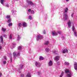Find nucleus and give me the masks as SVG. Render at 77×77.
Wrapping results in <instances>:
<instances>
[{
	"mask_svg": "<svg viewBox=\"0 0 77 77\" xmlns=\"http://www.w3.org/2000/svg\"><path fill=\"white\" fill-rule=\"evenodd\" d=\"M68 8H66L64 9V12H63L64 17L63 18V20H66L68 18V15H67V13H68Z\"/></svg>",
	"mask_w": 77,
	"mask_h": 77,
	"instance_id": "nucleus-1",
	"label": "nucleus"
},
{
	"mask_svg": "<svg viewBox=\"0 0 77 77\" xmlns=\"http://www.w3.org/2000/svg\"><path fill=\"white\" fill-rule=\"evenodd\" d=\"M66 73L67 74V77H71L72 76V72L68 69H66L65 70Z\"/></svg>",
	"mask_w": 77,
	"mask_h": 77,
	"instance_id": "nucleus-2",
	"label": "nucleus"
},
{
	"mask_svg": "<svg viewBox=\"0 0 77 77\" xmlns=\"http://www.w3.org/2000/svg\"><path fill=\"white\" fill-rule=\"evenodd\" d=\"M26 2L28 6H30V5L33 6V5H34V4H33L32 2L29 1V0H26Z\"/></svg>",
	"mask_w": 77,
	"mask_h": 77,
	"instance_id": "nucleus-3",
	"label": "nucleus"
},
{
	"mask_svg": "<svg viewBox=\"0 0 77 77\" xmlns=\"http://www.w3.org/2000/svg\"><path fill=\"white\" fill-rule=\"evenodd\" d=\"M43 38V37L41 35H38L36 37V40L37 41H39V40H41Z\"/></svg>",
	"mask_w": 77,
	"mask_h": 77,
	"instance_id": "nucleus-4",
	"label": "nucleus"
},
{
	"mask_svg": "<svg viewBox=\"0 0 77 77\" xmlns=\"http://www.w3.org/2000/svg\"><path fill=\"white\" fill-rule=\"evenodd\" d=\"M23 65L20 64V65H19V68L18 69V71L20 73H21V71H20V70H21V69L23 68Z\"/></svg>",
	"mask_w": 77,
	"mask_h": 77,
	"instance_id": "nucleus-5",
	"label": "nucleus"
},
{
	"mask_svg": "<svg viewBox=\"0 0 77 77\" xmlns=\"http://www.w3.org/2000/svg\"><path fill=\"white\" fill-rule=\"evenodd\" d=\"M51 33L53 36H57L58 35V34L55 31L52 32Z\"/></svg>",
	"mask_w": 77,
	"mask_h": 77,
	"instance_id": "nucleus-6",
	"label": "nucleus"
},
{
	"mask_svg": "<svg viewBox=\"0 0 77 77\" xmlns=\"http://www.w3.org/2000/svg\"><path fill=\"white\" fill-rule=\"evenodd\" d=\"M74 68L75 70H76L77 71V63L76 62H75V63L74 64Z\"/></svg>",
	"mask_w": 77,
	"mask_h": 77,
	"instance_id": "nucleus-7",
	"label": "nucleus"
},
{
	"mask_svg": "<svg viewBox=\"0 0 77 77\" xmlns=\"http://www.w3.org/2000/svg\"><path fill=\"white\" fill-rule=\"evenodd\" d=\"M68 50L67 49H65L64 50H63V51H61V53H63L64 54L65 53H68Z\"/></svg>",
	"mask_w": 77,
	"mask_h": 77,
	"instance_id": "nucleus-8",
	"label": "nucleus"
},
{
	"mask_svg": "<svg viewBox=\"0 0 77 77\" xmlns=\"http://www.w3.org/2000/svg\"><path fill=\"white\" fill-rule=\"evenodd\" d=\"M60 58V57L59 56H57L55 57L54 60H56V61H58Z\"/></svg>",
	"mask_w": 77,
	"mask_h": 77,
	"instance_id": "nucleus-9",
	"label": "nucleus"
},
{
	"mask_svg": "<svg viewBox=\"0 0 77 77\" xmlns=\"http://www.w3.org/2000/svg\"><path fill=\"white\" fill-rule=\"evenodd\" d=\"M35 65L36 66H37L38 67H40L41 66V64L39 62H36Z\"/></svg>",
	"mask_w": 77,
	"mask_h": 77,
	"instance_id": "nucleus-10",
	"label": "nucleus"
},
{
	"mask_svg": "<svg viewBox=\"0 0 77 77\" xmlns=\"http://www.w3.org/2000/svg\"><path fill=\"white\" fill-rule=\"evenodd\" d=\"M22 26L23 27H26L27 26V23L26 22H23L22 23Z\"/></svg>",
	"mask_w": 77,
	"mask_h": 77,
	"instance_id": "nucleus-11",
	"label": "nucleus"
},
{
	"mask_svg": "<svg viewBox=\"0 0 77 77\" xmlns=\"http://www.w3.org/2000/svg\"><path fill=\"white\" fill-rule=\"evenodd\" d=\"M28 11L29 12H30L31 14H35V11L33 10H31L30 9L28 10Z\"/></svg>",
	"mask_w": 77,
	"mask_h": 77,
	"instance_id": "nucleus-12",
	"label": "nucleus"
},
{
	"mask_svg": "<svg viewBox=\"0 0 77 77\" xmlns=\"http://www.w3.org/2000/svg\"><path fill=\"white\" fill-rule=\"evenodd\" d=\"M13 55L14 56V59H16V57H17V55L16 54V52H13Z\"/></svg>",
	"mask_w": 77,
	"mask_h": 77,
	"instance_id": "nucleus-13",
	"label": "nucleus"
},
{
	"mask_svg": "<svg viewBox=\"0 0 77 77\" xmlns=\"http://www.w3.org/2000/svg\"><path fill=\"white\" fill-rule=\"evenodd\" d=\"M48 65L49 66H52V65H53V61L51 60L48 63Z\"/></svg>",
	"mask_w": 77,
	"mask_h": 77,
	"instance_id": "nucleus-14",
	"label": "nucleus"
},
{
	"mask_svg": "<svg viewBox=\"0 0 77 77\" xmlns=\"http://www.w3.org/2000/svg\"><path fill=\"white\" fill-rule=\"evenodd\" d=\"M68 27L69 28H70L71 27V23L70 22H69L68 23Z\"/></svg>",
	"mask_w": 77,
	"mask_h": 77,
	"instance_id": "nucleus-15",
	"label": "nucleus"
},
{
	"mask_svg": "<svg viewBox=\"0 0 77 77\" xmlns=\"http://www.w3.org/2000/svg\"><path fill=\"white\" fill-rule=\"evenodd\" d=\"M18 50H19V51H21V49H22V47L20 46H19L18 47Z\"/></svg>",
	"mask_w": 77,
	"mask_h": 77,
	"instance_id": "nucleus-16",
	"label": "nucleus"
},
{
	"mask_svg": "<svg viewBox=\"0 0 77 77\" xmlns=\"http://www.w3.org/2000/svg\"><path fill=\"white\" fill-rule=\"evenodd\" d=\"M74 35L75 36H77V31L76 30H75L74 32Z\"/></svg>",
	"mask_w": 77,
	"mask_h": 77,
	"instance_id": "nucleus-17",
	"label": "nucleus"
},
{
	"mask_svg": "<svg viewBox=\"0 0 77 77\" xmlns=\"http://www.w3.org/2000/svg\"><path fill=\"white\" fill-rule=\"evenodd\" d=\"M26 77H31V75L30 73H29L27 74Z\"/></svg>",
	"mask_w": 77,
	"mask_h": 77,
	"instance_id": "nucleus-18",
	"label": "nucleus"
},
{
	"mask_svg": "<svg viewBox=\"0 0 77 77\" xmlns=\"http://www.w3.org/2000/svg\"><path fill=\"white\" fill-rule=\"evenodd\" d=\"M5 0H0V2L2 5H3L4 2H5Z\"/></svg>",
	"mask_w": 77,
	"mask_h": 77,
	"instance_id": "nucleus-19",
	"label": "nucleus"
},
{
	"mask_svg": "<svg viewBox=\"0 0 77 77\" xmlns=\"http://www.w3.org/2000/svg\"><path fill=\"white\" fill-rule=\"evenodd\" d=\"M69 63L67 62H65L64 63V65H69Z\"/></svg>",
	"mask_w": 77,
	"mask_h": 77,
	"instance_id": "nucleus-20",
	"label": "nucleus"
},
{
	"mask_svg": "<svg viewBox=\"0 0 77 77\" xmlns=\"http://www.w3.org/2000/svg\"><path fill=\"white\" fill-rule=\"evenodd\" d=\"M0 40L2 42H3V37L1 36L0 37Z\"/></svg>",
	"mask_w": 77,
	"mask_h": 77,
	"instance_id": "nucleus-21",
	"label": "nucleus"
},
{
	"mask_svg": "<svg viewBox=\"0 0 77 77\" xmlns=\"http://www.w3.org/2000/svg\"><path fill=\"white\" fill-rule=\"evenodd\" d=\"M22 26V24L21 23H19L18 24V26L19 27H20Z\"/></svg>",
	"mask_w": 77,
	"mask_h": 77,
	"instance_id": "nucleus-22",
	"label": "nucleus"
},
{
	"mask_svg": "<svg viewBox=\"0 0 77 77\" xmlns=\"http://www.w3.org/2000/svg\"><path fill=\"white\" fill-rule=\"evenodd\" d=\"M11 21H12V20L11 19H9L7 21V23H11Z\"/></svg>",
	"mask_w": 77,
	"mask_h": 77,
	"instance_id": "nucleus-23",
	"label": "nucleus"
},
{
	"mask_svg": "<svg viewBox=\"0 0 77 77\" xmlns=\"http://www.w3.org/2000/svg\"><path fill=\"white\" fill-rule=\"evenodd\" d=\"M49 44V42L48 41H46L45 42V45H48Z\"/></svg>",
	"mask_w": 77,
	"mask_h": 77,
	"instance_id": "nucleus-24",
	"label": "nucleus"
},
{
	"mask_svg": "<svg viewBox=\"0 0 77 77\" xmlns=\"http://www.w3.org/2000/svg\"><path fill=\"white\" fill-rule=\"evenodd\" d=\"M6 30V29H5V28H2V32H5Z\"/></svg>",
	"mask_w": 77,
	"mask_h": 77,
	"instance_id": "nucleus-25",
	"label": "nucleus"
},
{
	"mask_svg": "<svg viewBox=\"0 0 77 77\" xmlns=\"http://www.w3.org/2000/svg\"><path fill=\"white\" fill-rule=\"evenodd\" d=\"M39 59L40 60H44V58L40 56L39 57Z\"/></svg>",
	"mask_w": 77,
	"mask_h": 77,
	"instance_id": "nucleus-26",
	"label": "nucleus"
},
{
	"mask_svg": "<svg viewBox=\"0 0 77 77\" xmlns=\"http://www.w3.org/2000/svg\"><path fill=\"white\" fill-rule=\"evenodd\" d=\"M64 73V72H61V74L60 75V77H62L63 76V75Z\"/></svg>",
	"mask_w": 77,
	"mask_h": 77,
	"instance_id": "nucleus-27",
	"label": "nucleus"
},
{
	"mask_svg": "<svg viewBox=\"0 0 77 77\" xmlns=\"http://www.w3.org/2000/svg\"><path fill=\"white\" fill-rule=\"evenodd\" d=\"M20 35H18L17 36V41H19V39H20Z\"/></svg>",
	"mask_w": 77,
	"mask_h": 77,
	"instance_id": "nucleus-28",
	"label": "nucleus"
},
{
	"mask_svg": "<svg viewBox=\"0 0 77 77\" xmlns=\"http://www.w3.org/2000/svg\"><path fill=\"white\" fill-rule=\"evenodd\" d=\"M46 51L47 52H48L49 51H50V49L48 48H47L46 49Z\"/></svg>",
	"mask_w": 77,
	"mask_h": 77,
	"instance_id": "nucleus-29",
	"label": "nucleus"
},
{
	"mask_svg": "<svg viewBox=\"0 0 77 77\" xmlns=\"http://www.w3.org/2000/svg\"><path fill=\"white\" fill-rule=\"evenodd\" d=\"M12 26V23H10L8 24V26L9 27Z\"/></svg>",
	"mask_w": 77,
	"mask_h": 77,
	"instance_id": "nucleus-30",
	"label": "nucleus"
},
{
	"mask_svg": "<svg viewBox=\"0 0 77 77\" xmlns=\"http://www.w3.org/2000/svg\"><path fill=\"white\" fill-rule=\"evenodd\" d=\"M17 56H20V51L17 52Z\"/></svg>",
	"mask_w": 77,
	"mask_h": 77,
	"instance_id": "nucleus-31",
	"label": "nucleus"
},
{
	"mask_svg": "<svg viewBox=\"0 0 77 77\" xmlns=\"http://www.w3.org/2000/svg\"><path fill=\"white\" fill-rule=\"evenodd\" d=\"M11 17H10V16H7L6 17V18H7L8 19H9V18H10Z\"/></svg>",
	"mask_w": 77,
	"mask_h": 77,
	"instance_id": "nucleus-32",
	"label": "nucleus"
},
{
	"mask_svg": "<svg viewBox=\"0 0 77 77\" xmlns=\"http://www.w3.org/2000/svg\"><path fill=\"white\" fill-rule=\"evenodd\" d=\"M28 18L29 20H32V17L31 16H29L28 17Z\"/></svg>",
	"mask_w": 77,
	"mask_h": 77,
	"instance_id": "nucleus-33",
	"label": "nucleus"
},
{
	"mask_svg": "<svg viewBox=\"0 0 77 77\" xmlns=\"http://www.w3.org/2000/svg\"><path fill=\"white\" fill-rule=\"evenodd\" d=\"M9 38L11 39H12V35L11 34H10L9 36Z\"/></svg>",
	"mask_w": 77,
	"mask_h": 77,
	"instance_id": "nucleus-34",
	"label": "nucleus"
},
{
	"mask_svg": "<svg viewBox=\"0 0 77 77\" xmlns=\"http://www.w3.org/2000/svg\"><path fill=\"white\" fill-rule=\"evenodd\" d=\"M3 64H6V61L5 60H4L3 62Z\"/></svg>",
	"mask_w": 77,
	"mask_h": 77,
	"instance_id": "nucleus-35",
	"label": "nucleus"
},
{
	"mask_svg": "<svg viewBox=\"0 0 77 77\" xmlns=\"http://www.w3.org/2000/svg\"><path fill=\"white\" fill-rule=\"evenodd\" d=\"M37 74L38 75H39L41 74V72H38L37 73Z\"/></svg>",
	"mask_w": 77,
	"mask_h": 77,
	"instance_id": "nucleus-36",
	"label": "nucleus"
},
{
	"mask_svg": "<svg viewBox=\"0 0 77 77\" xmlns=\"http://www.w3.org/2000/svg\"><path fill=\"white\" fill-rule=\"evenodd\" d=\"M72 29L73 31H74V30H75V27H74V26H72Z\"/></svg>",
	"mask_w": 77,
	"mask_h": 77,
	"instance_id": "nucleus-37",
	"label": "nucleus"
},
{
	"mask_svg": "<svg viewBox=\"0 0 77 77\" xmlns=\"http://www.w3.org/2000/svg\"><path fill=\"white\" fill-rule=\"evenodd\" d=\"M5 6L7 8H9V5H8V4H6L5 5Z\"/></svg>",
	"mask_w": 77,
	"mask_h": 77,
	"instance_id": "nucleus-38",
	"label": "nucleus"
},
{
	"mask_svg": "<svg viewBox=\"0 0 77 77\" xmlns=\"http://www.w3.org/2000/svg\"><path fill=\"white\" fill-rule=\"evenodd\" d=\"M10 60H11V62H12V57H10Z\"/></svg>",
	"mask_w": 77,
	"mask_h": 77,
	"instance_id": "nucleus-39",
	"label": "nucleus"
},
{
	"mask_svg": "<svg viewBox=\"0 0 77 77\" xmlns=\"http://www.w3.org/2000/svg\"><path fill=\"white\" fill-rule=\"evenodd\" d=\"M20 76L21 77H24V75L23 74H21Z\"/></svg>",
	"mask_w": 77,
	"mask_h": 77,
	"instance_id": "nucleus-40",
	"label": "nucleus"
},
{
	"mask_svg": "<svg viewBox=\"0 0 77 77\" xmlns=\"http://www.w3.org/2000/svg\"><path fill=\"white\" fill-rule=\"evenodd\" d=\"M2 49V46L0 44V50Z\"/></svg>",
	"mask_w": 77,
	"mask_h": 77,
	"instance_id": "nucleus-41",
	"label": "nucleus"
},
{
	"mask_svg": "<svg viewBox=\"0 0 77 77\" xmlns=\"http://www.w3.org/2000/svg\"><path fill=\"white\" fill-rule=\"evenodd\" d=\"M43 33L44 34H45V30H43Z\"/></svg>",
	"mask_w": 77,
	"mask_h": 77,
	"instance_id": "nucleus-42",
	"label": "nucleus"
},
{
	"mask_svg": "<svg viewBox=\"0 0 77 77\" xmlns=\"http://www.w3.org/2000/svg\"><path fill=\"white\" fill-rule=\"evenodd\" d=\"M74 13H72L71 15V16L72 17V18L73 17V16H74Z\"/></svg>",
	"mask_w": 77,
	"mask_h": 77,
	"instance_id": "nucleus-43",
	"label": "nucleus"
},
{
	"mask_svg": "<svg viewBox=\"0 0 77 77\" xmlns=\"http://www.w3.org/2000/svg\"><path fill=\"white\" fill-rule=\"evenodd\" d=\"M4 58L5 59V60H6L7 59V58H6V56H4Z\"/></svg>",
	"mask_w": 77,
	"mask_h": 77,
	"instance_id": "nucleus-44",
	"label": "nucleus"
},
{
	"mask_svg": "<svg viewBox=\"0 0 77 77\" xmlns=\"http://www.w3.org/2000/svg\"><path fill=\"white\" fill-rule=\"evenodd\" d=\"M4 37H5V38H7V35H4Z\"/></svg>",
	"mask_w": 77,
	"mask_h": 77,
	"instance_id": "nucleus-45",
	"label": "nucleus"
},
{
	"mask_svg": "<svg viewBox=\"0 0 77 77\" xmlns=\"http://www.w3.org/2000/svg\"><path fill=\"white\" fill-rule=\"evenodd\" d=\"M15 11L14 10H12V11H11V12L12 13H14V11Z\"/></svg>",
	"mask_w": 77,
	"mask_h": 77,
	"instance_id": "nucleus-46",
	"label": "nucleus"
},
{
	"mask_svg": "<svg viewBox=\"0 0 77 77\" xmlns=\"http://www.w3.org/2000/svg\"><path fill=\"white\" fill-rule=\"evenodd\" d=\"M58 33H61V32H60V31H58Z\"/></svg>",
	"mask_w": 77,
	"mask_h": 77,
	"instance_id": "nucleus-47",
	"label": "nucleus"
},
{
	"mask_svg": "<svg viewBox=\"0 0 77 77\" xmlns=\"http://www.w3.org/2000/svg\"><path fill=\"white\" fill-rule=\"evenodd\" d=\"M62 39H65V37H62Z\"/></svg>",
	"mask_w": 77,
	"mask_h": 77,
	"instance_id": "nucleus-48",
	"label": "nucleus"
},
{
	"mask_svg": "<svg viewBox=\"0 0 77 77\" xmlns=\"http://www.w3.org/2000/svg\"><path fill=\"white\" fill-rule=\"evenodd\" d=\"M2 75V73L0 72V77H1Z\"/></svg>",
	"mask_w": 77,
	"mask_h": 77,
	"instance_id": "nucleus-49",
	"label": "nucleus"
},
{
	"mask_svg": "<svg viewBox=\"0 0 77 77\" xmlns=\"http://www.w3.org/2000/svg\"><path fill=\"white\" fill-rule=\"evenodd\" d=\"M57 64H58V65H59V64H60V63H59V62H57Z\"/></svg>",
	"mask_w": 77,
	"mask_h": 77,
	"instance_id": "nucleus-50",
	"label": "nucleus"
},
{
	"mask_svg": "<svg viewBox=\"0 0 77 77\" xmlns=\"http://www.w3.org/2000/svg\"><path fill=\"white\" fill-rule=\"evenodd\" d=\"M13 45H16V44L15 43L13 44Z\"/></svg>",
	"mask_w": 77,
	"mask_h": 77,
	"instance_id": "nucleus-51",
	"label": "nucleus"
},
{
	"mask_svg": "<svg viewBox=\"0 0 77 77\" xmlns=\"http://www.w3.org/2000/svg\"><path fill=\"white\" fill-rule=\"evenodd\" d=\"M54 53H56V51H53Z\"/></svg>",
	"mask_w": 77,
	"mask_h": 77,
	"instance_id": "nucleus-52",
	"label": "nucleus"
},
{
	"mask_svg": "<svg viewBox=\"0 0 77 77\" xmlns=\"http://www.w3.org/2000/svg\"><path fill=\"white\" fill-rule=\"evenodd\" d=\"M69 1V0H66V1H67V2H68Z\"/></svg>",
	"mask_w": 77,
	"mask_h": 77,
	"instance_id": "nucleus-53",
	"label": "nucleus"
},
{
	"mask_svg": "<svg viewBox=\"0 0 77 77\" xmlns=\"http://www.w3.org/2000/svg\"><path fill=\"white\" fill-rule=\"evenodd\" d=\"M16 0V1H18V0Z\"/></svg>",
	"mask_w": 77,
	"mask_h": 77,
	"instance_id": "nucleus-54",
	"label": "nucleus"
},
{
	"mask_svg": "<svg viewBox=\"0 0 77 77\" xmlns=\"http://www.w3.org/2000/svg\"><path fill=\"white\" fill-rule=\"evenodd\" d=\"M12 49H13V48H11Z\"/></svg>",
	"mask_w": 77,
	"mask_h": 77,
	"instance_id": "nucleus-55",
	"label": "nucleus"
}]
</instances>
